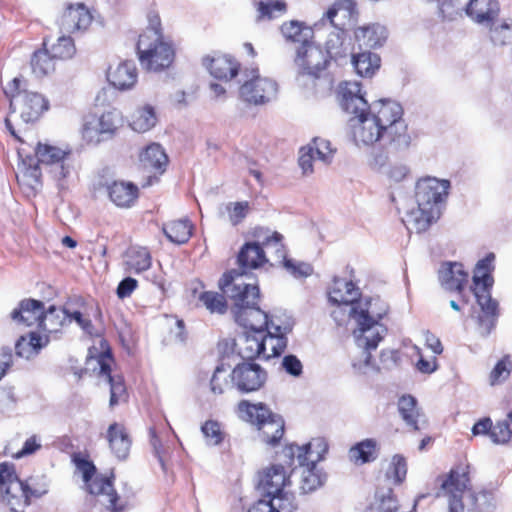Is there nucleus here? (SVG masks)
I'll list each match as a JSON object with an SVG mask.
<instances>
[{
  "label": "nucleus",
  "instance_id": "f257e3e1",
  "mask_svg": "<svg viewBox=\"0 0 512 512\" xmlns=\"http://www.w3.org/2000/svg\"><path fill=\"white\" fill-rule=\"evenodd\" d=\"M339 94L341 107L352 115L349 126L357 146L370 147L380 143L395 150L410 146L411 136L400 103L379 99L369 105L358 82L341 84Z\"/></svg>",
  "mask_w": 512,
  "mask_h": 512
},
{
  "label": "nucleus",
  "instance_id": "f03ea898",
  "mask_svg": "<svg viewBox=\"0 0 512 512\" xmlns=\"http://www.w3.org/2000/svg\"><path fill=\"white\" fill-rule=\"evenodd\" d=\"M6 128L21 143L17 153L20 159L16 178L19 184L33 190L40 186L41 166L58 182L67 178L72 169L69 161L71 151L49 143L37 142L30 147L16 133L9 118L5 119Z\"/></svg>",
  "mask_w": 512,
  "mask_h": 512
},
{
  "label": "nucleus",
  "instance_id": "7ed1b4c3",
  "mask_svg": "<svg viewBox=\"0 0 512 512\" xmlns=\"http://www.w3.org/2000/svg\"><path fill=\"white\" fill-rule=\"evenodd\" d=\"M450 182L446 179L425 177L416 184L417 207L406 214L403 220L409 230L417 233L426 231L441 214V206L448 196Z\"/></svg>",
  "mask_w": 512,
  "mask_h": 512
},
{
  "label": "nucleus",
  "instance_id": "20e7f679",
  "mask_svg": "<svg viewBox=\"0 0 512 512\" xmlns=\"http://www.w3.org/2000/svg\"><path fill=\"white\" fill-rule=\"evenodd\" d=\"M377 303L366 305L367 307L362 310L351 309L350 313L356 323V328L353 331V336L358 348L362 349L363 360L355 361L354 368L358 369L361 373H367L369 370L376 369L371 362V351L375 350L379 342L382 341L387 333V328L380 322L386 314L387 309H376Z\"/></svg>",
  "mask_w": 512,
  "mask_h": 512
},
{
  "label": "nucleus",
  "instance_id": "39448f33",
  "mask_svg": "<svg viewBox=\"0 0 512 512\" xmlns=\"http://www.w3.org/2000/svg\"><path fill=\"white\" fill-rule=\"evenodd\" d=\"M47 485L35 477L22 481L10 463H0V503L10 512H24L32 499L47 493Z\"/></svg>",
  "mask_w": 512,
  "mask_h": 512
},
{
  "label": "nucleus",
  "instance_id": "423d86ee",
  "mask_svg": "<svg viewBox=\"0 0 512 512\" xmlns=\"http://www.w3.org/2000/svg\"><path fill=\"white\" fill-rule=\"evenodd\" d=\"M440 490L438 497H445L448 501L449 512H463L465 507L468 510L485 511L490 494L481 492L477 495L470 487L469 473L466 467H457L438 478Z\"/></svg>",
  "mask_w": 512,
  "mask_h": 512
},
{
  "label": "nucleus",
  "instance_id": "0eeeda50",
  "mask_svg": "<svg viewBox=\"0 0 512 512\" xmlns=\"http://www.w3.org/2000/svg\"><path fill=\"white\" fill-rule=\"evenodd\" d=\"M495 255L489 253L479 260L474 269L472 292L480 307L477 324L480 334L487 336L495 327L498 313V302L492 298L491 289L494 284L492 271L494 270Z\"/></svg>",
  "mask_w": 512,
  "mask_h": 512
},
{
  "label": "nucleus",
  "instance_id": "6e6552de",
  "mask_svg": "<svg viewBox=\"0 0 512 512\" xmlns=\"http://www.w3.org/2000/svg\"><path fill=\"white\" fill-rule=\"evenodd\" d=\"M239 417L257 426L263 442L274 446L279 443L284 434V420L273 414L264 404H251L243 400L238 404Z\"/></svg>",
  "mask_w": 512,
  "mask_h": 512
},
{
  "label": "nucleus",
  "instance_id": "1a4fd4ad",
  "mask_svg": "<svg viewBox=\"0 0 512 512\" xmlns=\"http://www.w3.org/2000/svg\"><path fill=\"white\" fill-rule=\"evenodd\" d=\"M294 64L297 69V83L307 89H314L316 81L329 64L328 56L322 47L314 41L306 42L296 48Z\"/></svg>",
  "mask_w": 512,
  "mask_h": 512
},
{
  "label": "nucleus",
  "instance_id": "9d476101",
  "mask_svg": "<svg viewBox=\"0 0 512 512\" xmlns=\"http://www.w3.org/2000/svg\"><path fill=\"white\" fill-rule=\"evenodd\" d=\"M329 302L334 306L331 316L338 325H343L352 317L350 310H362L370 305L371 299H362L360 289L352 282L335 278L329 293Z\"/></svg>",
  "mask_w": 512,
  "mask_h": 512
},
{
  "label": "nucleus",
  "instance_id": "9b49d317",
  "mask_svg": "<svg viewBox=\"0 0 512 512\" xmlns=\"http://www.w3.org/2000/svg\"><path fill=\"white\" fill-rule=\"evenodd\" d=\"M3 91L10 101L11 112H19L25 123L37 120L48 109V101L37 92L24 89L18 77L8 82Z\"/></svg>",
  "mask_w": 512,
  "mask_h": 512
},
{
  "label": "nucleus",
  "instance_id": "f8f14e48",
  "mask_svg": "<svg viewBox=\"0 0 512 512\" xmlns=\"http://www.w3.org/2000/svg\"><path fill=\"white\" fill-rule=\"evenodd\" d=\"M246 273L236 269L226 272L219 280V288L233 302V315L259 304L260 291L255 283L245 281Z\"/></svg>",
  "mask_w": 512,
  "mask_h": 512
},
{
  "label": "nucleus",
  "instance_id": "ddd939ff",
  "mask_svg": "<svg viewBox=\"0 0 512 512\" xmlns=\"http://www.w3.org/2000/svg\"><path fill=\"white\" fill-rule=\"evenodd\" d=\"M137 53L142 67L155 72L169 67L174 59L171 45L155 32L139 36Z\"/></svg>",
  "mask_w": 512,
  "mask_h": 512
},
{
  "label": "nucleus",
  "instance_id": "4468645a",
  "mask_svg": "<svg viewBox=\"0 0 512 512\" xmlns=\"http://www.w3.org/2000/svg\"><path fill=\"white\" fill-rule=\"evenodd\" d=\"M243 76L245 79L239 89L243 101L263 105L276 98L278 85L275 80L260 75L258 69L246 70Z\"/></svg>",
  "mask_w": 512,
  "mask_h": 512
},
{
  "label": "nucleus",
  "instance_id": "2eb2a0df",
  "mask_svg": "<svg viewBox=\"0 0 512 512\" xmlns=\"http://www.w3.org/2000/svg\"><path fill=\"white\" fill-rule=\"evenodd\" d=\"M121 125V114L113 109L102 113L98 117H86L81 128V135L87 143L99 144L112 138Z\"/></svg>",
  "mask_w": 512,
  "mask_h": 512
},
{
  "label": "nucleus",
  "instance_id": "dca6fc26",
  "mask_svg": "<svg viewBox=\"0 0 512 512\" xmlns=\"http://www.w3.org/2000/svg\"><path fill=\"white\" fill-rule=\"evenodd\" d=\"M77 467L83 474V480L90 494L106 498L107 508L113 512H121L124 509L122 504H118L119 497L110 478L103 476L93 477L95 466L89 461L81 460L78 462Z\"/></svg>",
  "mask_w": 512,
  "mask_h": 512
},
{
  "label": "nucleus",
  "instance_id": "f3484780",
  "mask_svg": "<svg viewBox=\"0 0 512 512\" xmlns=\"http://www.w3.org/2000/svg\"><path fill=\"white\" fill-rule=\"evenodd\" d=\"M232 384L242 393L255 392L267 381V372L259 364L243 362L231 371Z\"/></svg>",
  "mask_w": 512,
  "mask_h": 512
},
{
  "label": "nucleus",
  "instance_id": "a211bd4d",
  "mask_svg": "<svg viewBox=\"0 0 512 512\" xmlns=\"http://www.w3.org/2000/svg\"><path fill=\"white\" fill-rule=\"evenodd\" d=\"M328 449L327 440L323 437H317L303 446L296 444L287 445L284 447L282 454L288 459L289 465L292 464L295 457L298 463L309 462L318 464L325 459Z\"/></svg>",
  "mask_w": 512,
  "mask_h": 512
},
{
  "label": "nucleus",
  "instance_id": "6ab92c4d",
  "mask_svg": "<svg viewBox=\"0 0 512 512\" xmlns=\"http://www.w3.org/2000/svg\"><path fill=\"white\" fill-rule=\"evenodd\" d=\"M335 149L331 147L330 141L316 137L309 144L302 147L299 151V166L303 174L313 173V162L320 161L329 164L334 156Z\"/></svg>",
  "mask_w": 512,
  "mask_h": 512
},
{
  "label": "nucleus",
  "instance_id": "aec40b11",
  "mask_svg": "<svg viewBox=\"0 0 512 512\" xmlns=\"http://www.w3.org/2000/svg\"><path fill=\"white\" fill-rule=\"evenodd\" d=\"M92 361H95L98 366L99 377L110 386V407L117 405L124 399L126 387L122 376L111 374V363L113 362L111 353L109 351L102 352L96 358H91L90 363Z\"/></svg>",
  "mask_w": 512,
  "mask_h": 512
},
{
  "label": "nucleus",
  "instance_id": "412c9836",
  "mask_svg": "<svg viewBox=\"0 0 512 512\" xmlns=\"http://www.w3.org/2000/svg\"><path fill=\"white\" fill-rule=\"evenodd\" d=\"M92 15L88 8L82 4H70L61 16V29L68 33L85 31L92 23Z\"/></svg>",
  "mask_w": 512,
  "mask_h": 512
},
{
  "label": "nucleus",
  "instance_id": "4be33fe9",
  "mask_svg": "<svg viewBox=\"0 0 512 512\" xmlns=\"http://www.w3.org/2000/svg\"><path fill=\"white\" fill-rule=\"evenodd\" d=\"M282 235L273 232L268 237L263 245L268 249H273L277 259L284 260L285 268L295 277H307L312 274L313 268L310 264L305 262H296L292 259H286L284 245L281 243Z\"/></svg>",
  "mask_w": 512,
  "mask_h": 512
},
{
  "label": "nucleus",
  "instance_id": "5701e85b",
  "mask_svg": "<svg viewBox=\"0 0 512 512\" xmlns=\"http://www.w3.org/2000/svg\"><path fill=\"white\" fill-rule=\"evenodd\" d=\"M500 14L498 0H468L467 17L479 25H491Z\"/></svg>",
  "mask_w": 512,
  "mask_h": 512
},
{
  "label": "nucleus",
  "instance_id": "b1692460",
  "mask_svg": "<svg viewBox=\"0 0 512 512\" xmlns=\"http://www.w3.org/2000/svg\"><path fill=\"white\" fill-rule=\"evenodd\" d=\"M289 483L287 470L280 464H273L259 474V487L265 493V497L279 493Z\"/></svg>",
  "mask_w": 512,
  "mask_h": 512
},
{
  "label": "nucleus",
  "instance_id": "393cba45",
  "mask_svg": "<svg viewBox=\"0 0 512 512\" xmlns=\"http://www.w3.org/2000/svg\"><path fill=\"white\" fill-rule=\"evenodd\" d=\"M358 11L352 0H340L330 7L323 21H328L334 28H342L357 21Z\"/></svg>",
  "mask_w": 512,
  "mask_h": 512
},
{
  "label": "nucleus",
  "instance_id": "a878e982",
  "mask_svg": "<svg viewBox=\"0 0 512 512\" xmlns=\"http://www.w3.org/2000/svg\"><path fill=\"white\" fill-rule=\"evenodd\" d=\"M265 234H268V231H266ZM270 236L271 235L264 236L261 241V245H260V242H249V243H246L241 248V250L238 254V263L240 266V270H238L239 272L245 273V269H255V268L260 267L265 262H267L265 252L263 249L265 248L268 252L271 251L273 253H274V250L273 249L268 250L263 245V242Z\"/></svg>",
  "mask_w": 512,
  "mask_h": 512
},
{
  "label": "nucleus",
  "instance_id": "bb28decb",
  "mask_svg": "<svg viewBox=\"0 0 512 512\" xmlns=\"http://www.w3.org/2000/svg\"><path fill=\"white\" fill-rule=\"evenodd\" d=\"M203 65L211 76L219 80H231L239 71L238 62L228 55L207 56L203 59Z\"/></svg>",
  "mask_w": 512,
  "mask_h": 512
},
{
  "label": "nucleus",
  "instance_id": "cd10ccee",
  "mask_svg": "<svg viewBox=\"0 0 512 512\" xmlns=\"http://www.w3.org/2000/svg\"><path fill=\"white\" fill-rule=\"evenodd\" d=\"M137 76V68L133 61H123L116 66H110L107 73L109 83L121 91L134 87Z\"/></svg>",
  "mask_w": 512,
  "mask_h": 512
},
{
  "label": "nucleus",
  "instance_id": "c85d7f7f",
  "mask_svg": "<svg viewBox=\"0 0 512 512\" xmlns=\"http://www.w3.org/2000/svg\"><path fill=\"white\" fill-rule=\"evenodd\" d=\"M387 38L388 31L386 27L379 23L366 24L354 30V39L360 48L381 47L386 42Z\"/></svg>",
  "mask_w": 512,
  "mask_h": 512
},
{
  "label": "nucleus",
  "instance_id": "c756f323",
  "mask_svg": "<svg viewBox=\"0 0 512 512\" xmlns=\"http://www.w3.org/2000/svg\"><path fill=\"white\" fill-rule=\"evenodd\" d=\"M44 314V305L41 301L34 299H25L19 303V306L11 312V318L18 324L25 326H40V321Z\"/></svg>",
  "mask_w": 512,
  "mask_h": 512
},
{
  "label": "nucleus",
  "instance_id": "7c9ffc66",
  "mask_svg": "<svg viewBox=\"0 0 512 512\" xmlns=\"http://www.w3.org/2000/svg\"><path fill=\"white\" fill-rule=\"evenodd\" d=\"M439 281L444 289L461 292L468 281V273L461 263H444L439 270Z\"/></svg>",
  "mask_w": 512,
  "mask_h": 512
},
{
  "label": "nucleus",
  "instance_id": "2f4dec72",
  "mask_svg": "<svg viewBox=\"0 0 512 512\" xmlns=\"http://www.w3.org/2000/svg\"><path fill=\"white\" fill-rule=\"evenodd\" d=\"M300 470L299 488L303 493H311L321 488L326 480L327 473L318 464L298 463Z\"/></svg>",
  "mask_w": 512,
  "mask_h": 512
},
{
  "label": "nucleus",
  "instance_id": "473e14b6",
  "mask_svg": "<svg viewBox=\"0 0 512 512\" xmlns=\"http://www.w3.org/2000/svg\"><path fill=\"white\" fill-rule=\"evenodd\" d=\"M110 200L121 208L131 207L138 198V187L132 182L114 181L107 186Z\"/></svg>",
  "mask_w": 512,
  "mask_h": 512
},
{
  "label": "nucleus",
  "instance_id": "72a5a7b5",
  "mask_svg": "<svg viewBox=\"0 0 512 512\" xmlns=\"http://www.w3.org/2000/svg\"><path fill=\"white\" fill-rule=\"evenodd\" d=\"M234 318L240 326L253 332L264 331L268 323V314L259 307V304L244 310H238L234 314Z\"/></svg>",
  "mask_w": 512,
  "mask_h": 512
},
{
  "label": "nucleus",
  "instance_id": "f704fd0d",
  "mask_svg": "<svg viewBox=\"0 0 512 512\" xmlns=\"http://www.w3.org/2000/svg\"><path fill=\"white\" fill-rule=\"evenodd\" d=\"M106 438L111 451L118 459H125L128 456L131 440L122 425L118 423L111 424L108 427Z\"/></svg>",
  "mask_w": 512,
  "mask_h": 512
},
{
  "label": "nucleus",
  "instance_id": "c9c22d12",
  "mask_svg": "<svg viewBox=\"0 0 512 512\" xmlns=\"http://www.w3.org/2000/svg\"><path fill=\"white\" fill-rule=\"evenodd\" d=\"M239 354L244 359L263 358L264 344L262 343V331H247L241 335L237 344Z\"/></svg>",
  "mask_w": 512,
  "mask_h": 512
},
{
  "label": "nucleus",
  "instance_id": "e433bc0d",
  "mask_svg": "<svg viewBox=\"0 0 512 512\" xmlns=\"http://www.w3.org/2000/svg\"><path fill=\"white\" fill-rule=\"evenodd\" d=\"M48 343L47 335L41 336L35 332L29 333L27 336H21L16 344V354L19 357L30 359L38 354L39 350Z\"/></svg>",
  "mask_w": 512,
  "mask_h": 512
},
{
  "label": "nucleus",
  "instance_id": "4c0bfd02",
  "mask_svg": "<svg viewBox=\"0 0 512 512\" xmlns=\"http://www.w3.org/2000/svg\"><path fill=\"white\" fill-rule=\"evenodd\" d=\"M398 411L403 421L413 430L420 429V422L424 417L417 407V400L411 395H404L398 401Z\"/></svg>",
  "mask_w": 512,
  "mask_h": 512
},
{
  "label": "nucleus",
  "instance_id": "58836bf2",
  "mask_svg": "<svg viewBox=\"0 0 512 512\" xmlns=\"http://www.w3.org/2000/svg\"><path fill=\"white\" fill-rule=\"evenodd\" d=\"M330 58L338 59L347 57L351 54V45L345 37V33L342 28H336L331 32L326 41V50H324Z\"/></svg>",
  "mask_w": 512,
  "mask_h": 512
},
{
  "label": "nucleus",
  "instance_id": "ea45409f",
  "mask_svg": "<svg viewBox=\"0 0 512 512\" xmlns=\"http://www.w3.org/2000/svg\"><path fill=\"white\" fill-rule=\"evenodd\" d=\"M140 162L146 169H155L163 173L168 163V157L159 144L152 143L140 154Z\"/></svg>",
  "mask_w": 512,
  "mask_h": 512
},
{
  "label": "nucleus",
  "instance_id": "a19ab883",
  "mask_svg": "<svg viewBox=\"0 0 512 512\" xmlns=\"http://www.w3.org/2000/svg\"><path fill=\"white\" fill-rule=\"evenodd\" d=\"M192 228L191 222L185 218L164 224L163 232L170 242L184 244L190 239Z\"/></svg>",
  "mask_w": 512,
  "mask_h": 512
},
{
  "label": "nucleus",
  "instance_id": "79ce46f5",
  "mask_svg": "<svg viewBox=\"0 0 512 512\" xmlns=\"http://www.w3.org/2000/svg\"><path fill=\"white\" fill-rule=\"evenodd\" d=\"M381 59L376 53L364 51L352 55V64L360 76L371 77L380 68Z\"/></svg>",
  "mask_w": 512,
  "mask_h": 512
},
{
  "label": "nucleus",
  "instance_id": "37998d69",
  "mask_svg": "<svg viewBox=\"0 0 512 512\" xmlns=\"http://www.w3.org/2000/svg\"><path fill=\"white\" fill-rule=\"evenodd\" d=\"M125 263L129 272L141 273L151 267V255L144 247H131L126 254Z\"/></svg>",
  "mask_w": 512,
  "mask_h": 512
},
{
  "label": "nucleus",
  "instance_id": "c03bdc74",
  "mask_svg": "<svg viewBox=\"0 0 512 512\" xmlns=\"http://www.w3.org/2000/svg\"><path fill=\"white\" fill-rule=\"evenodd\" d=\"M377 443L373 439H365L349 449L348 457L351 462L361 465L376 459Z\"/></svg>",
  "mask_w": 512,
  "mask_h": 512
},
{
  "label": "nucleus",
  "instance_id": "a18cd8bd",
  "mask_svg": "<svg viewBox=\"0 0 512 512\" xmlns=\"http://www.w3.org/2000/svg\"><path fill=\"white\" fill-rule=\"evenodd\" d=\"M281 32L286 40L298 43L299 45L306 44V42L311 41L313 37L312 29L298 21L284 23L281 26Z\"/></svg>",
  "mask_w": 512,
  "mask_h": 512
},
{
  "label": "nucleus",
  "instance_id": "49530a36",
  "mask_svg": "<svg viewBox=\"0 0 512 512\" xmlns=\"http://www.w3.org/2000/svg\"><path fill=\"white\" fill-rule=\"evenodd\" d=\"M373 507L377 512H397L400 504L392 488L382 487L375 493Z\"/></svg>",
  "mask_w": 512,
  "mask_h": 512
},
{
  "label": "nucleus",
  "instance_id": "de8ad7c7",
  "mask_svg": "<svg viewBox=\"0 0 512 512\" xmlns=\"http://www.w3.org/2000/svg\"><path fill=\"white\" fill-rule=\"evenodd\" d=\"M157 118L152 107L146 106L136 110L132 116L130 127L139 133H144L153 128Z\"/></svg>",
  "mask_w": 512,
  "mask_h": 512
},
{
  "label": "nucleus",
  "instance_id": "09e8293b",
  "mask_svg": "<svg viewBox=\"0 0 512 512\" xmlns=\"http://www.w3.org/2000/svg\"><path fill=\"white\" fill-rule=\"evenodd\" d=\"M55 58L50 53V50H40L33 54L31 59V67L33 73L37 77H43L55 69Z\"/></svg>",
  "mask_w": 512,
  "mask_h": 512
},
{
  "label": "nucleus",
  "instance_id": "8fccbe9b",
  "mask_svg": "<svg viewBox=\"0 0 512 512\" xmlns=\"http://www.w3.org/2000/svg\"><path fill=\"white\" fill-rule=\"evenodd\" d=\"M66 320V310L57 309L50 306L48 310H44L40 326L43 331L51 334L57 332Z\"/></svg>",
  "mask_w": 512,
  "mask_h": 512
},
{
  "label": "nucleus",
  "instance_id": "3c124183",
  "mask_svg": "<svg viewBox=\"0 0 512 512\" xmlns=\"http://www.w3.org/2000/svg\"><path fill=\"white\" fill-rule=\"evenodd\" d=\"M294 327V320L291 316L282 314L268 315V323L265 326L264 331L275 335L286 337Z\"/></svg>",
  "mask_w": 512,
  "mask_h": 512
},
{
  "label": "nucleus",
  "instance_id": "603ef678",
  "mask_svg": "<svg viewBox=\"0 0 512 512\" xmlns=\"http://www.w3.org/2000/svg\"><path fill=\"white\" fill-rule=\"evenodd\" d=\"M262 343L264 344L263 359L268 360L284 352L287 346V337L268 332L264 334V331H262Z\"/></svg>",
  "mask_w": 512,
  "mask_h": 512
},
{
  "label": "nucleus",
  "instance_id": "864d4df0",
  "mask_svg": "<svg viewBox=\"0 0 512 512\" xmlns=\"http://www.w3.org/2000/svg\"><path fill=\"white\" fill-rule=\"evenodd\" d=\"M198 300L201 305L204 306L212 314H224L227 311V303L225 297L218 292H201Z\"/></svg>",
  "mask_w": 512,
  "mask_h": 512
},
{
  "label": "nucleus",
  "instance_id": "5fc2aeb1",
  "mask_svg": "<svg viewBox=\"0 0 512 512\" xmlns=\"http://www.w3.org/2000/svg\"><path fill=\"white\" fill-rule=\"evenodd\" d=\"M231 386H234L231 372L223 365L217 366L210 380L211 392L215 395H221Z\"/></svg>",
  "mask_w": 512,
  "mask_h": 512
},
{
  "label": "nucleus",
  "instance_id": "6e6d98bb",
  "mask_svg": "<svg viewBox=\"0 0 512 512\" xmlns=\"http://www.w3.org/2000/svg\"><path fill=\"white\" fill-rule=\"evenodd\" d=\"M468 0H447L440 4L439 11L443 19L456 20L465 14L467 16Z\"/></svg>",
  "mask_w": 512,
  "mask_h": 512
},
{
  "label": "nucleus",
  "instance_id": "4d7b16f0",
  "mask_svg": "<svg viewBox=\"0 0 512 512\" xmlns=\"http://www.w3.org/2000/svg\"><path fill=\"white\" fill-rule=\"evenodd\" d=\"M266 498L269 499L273 512H293L296 509L294 496L284 489Z\"/></svg>",
  "mask_w": 512,
  "mask_h": 512
},
{
  "label": "nucleus",
  "instance_id": "13d9d810",
  "mask_svg": "<svg viewBox=\"0 0 512 512\" xmlns=\"http://www.w3.org/2000/svg\"><path fill=\"white\" fill-rule=\"evenodd\" d=\"M407 474V462L406 459L401 455H394L391 459L389 467L386 470L387 479H392L394 484H401Z\"/></svg>",
  "mask_w": 512,
  "mask_h": 512
},
{
  "label": "nucleus",
  "instance_id": "bf43d9fd",
  "mask_svg": "<svg viewBox=\"0 0 512 512\" xmlns=\"http://www.w3.org/2000/svg\"><path fill=\"white\" fill-rule=\"evenodd\" d=\"M490 28V37L496 45H505L512 40V21L509 19L503 20L499 25L495 22L488 25Z\"/></svg>",
  "mask_w": 512,
  "mask_h": 512
},
{
  "label": "nucleus",
  "instance_id": "052dcab7",
  "mask_svg": "<svg viewBox=\"0 0 512 512\" xmlns=\"http://www.w3.org/2000/svg\"><path fill=\"white\" fill-rule=\"evenodd\" d=\"M76 48L69 36H61L50 48V53L55 59L66 60L74 56Z\"/></svg>",
  "mask_w": 512,
  "mask_h": 512
},
{
  "label": "nucleus",
  "instance_id": "680f3d73",
  "mask_svg": "<svg viewBox=\"0 0 512 512\" xmlns=\"http://www.w3.org/2000/svg\"><path fill=\"white\" fill-rule=\"evenodd\" d=\"M286 11V4L279 0L261 1L258 4V20L273 19Z\"/></svg>",
  "mask_w": 512,
  "mask_h": 512
},
{
  "label": "nucleus",
  "instance_id": "e2e57ef3",
  "mask_svg": "<svg viewBox=\"0 0 512 512\" xmlns=\"http://www.w3.org/2000/svg\"><path fill=\"white\" fill-rule=\"evenodd\" d=\"M201 431L203 433L207 445H219L224 439V432L222 431L221 426L217 421H206L202 425Z\"/></svg>",
  "mask_w": 512,
  "mask_h": 512
},
{
  "label": "nucleus",
  "instance_id": "0e129e2a",
  "mask_svg": "<svg viewBox=\"0 0 512 512\" xmlns=\"http://www.w3.org/2000/svg\"><path fill=\"white\" fill-rule=\"evenodd\" d=\"M228 219L233 226L241 223L248 214L249 203L244 202H231L226 205Z\"/></svg>",
  "mask_w": 512,
  "mask_h": 512
},
{
  "label": "nucleus",
  "instance_id": "69168bd1",
  "mask_svg": "<svg viewBox=\"0 0 512 512\" xmlns=\"http://www.w3.org/2000/svg\"><path fill=\"white\" fill-rule=\"evenodd\" d=\"M489 437L494 444L508 443L512 437V430L508 421H499L495 425L492 424Z\"/></svg>",
  "mask_w": 512,
  "mask_h": 512
},
{
  "label": "nucleus",
  "instance_id": "338daca9",
  "mask_svg": "<svg viewBox=\"0 0 512 512\" xmlns=\"http://www.w3.org/2000/svg\"><path fill=\"white\" fill-rule=\"evenodd\" d=\"M512 363L505 357L501 359L490 373V384H498L508 378L511 372Z\"/></svg>",
  "mask_w": 512,
  "mask_h": 512
},
{
  "label": "nucleus",
  "instance_id": "774afa93",
  "mask_svg": "<svg viewBox=\"0 0 512 512\" xmlns=\"http://www.w3.org/2000/svg\"><path fill=\"white\" fill-rule=\"evenodd\" d=\"M281 367L285 372L293 377H299L303 373V365L301 361L292 354L284 356Z\"/></svg>",
  "mask_w": 512,
  "mask_h": 512
}]
</instances>
